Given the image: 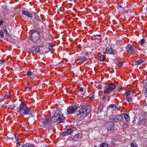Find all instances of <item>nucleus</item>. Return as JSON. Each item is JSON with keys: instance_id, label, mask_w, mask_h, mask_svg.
I'll list each match as a JSON object with an SVG mask.
<instances>
[{"instance_id": "1", "label": "nucleus", "mask_w": 147, "mask_h": 147, "mask_svg": "<svg viewBox=\"0 0 147 147\" xmlns=\"http://www.w3.org/2000/svg\"><path fill=\"white\" fill-rule=\"evenodd\" d=\"M77 112L78 116L83 119L86 117L90 113V108H88L85 103H82L79 107L77 106H69L67 109V112L68 114L74 113Z\"/></svg>"}, {"instance_id": "2", "label": "nucleus", "mask_w": 147, "mask_h": 147, "mask_svg": "<svg viewBox=\"0 0 147 147\" xmlns=\"http://www.w3.org/2000/svg\"><path fill=\"white\" fill-rule=\"evenodd\" d=\"M17 111L21 115H28L32 113L30 108L23 102H21L19 107L17 108Z\"/></svg>"}, {"instance_id": "3", "label": "nucleus", "mask_w": 147, "mask_h": 147, "mask_svg": "<svg viewBox=\"0 0 147 147\" xmlns=\"http://www.w3.org/2000/svg\"><path fill=\"white\" fill-rule=\"evenodd\" d=\"M53 122L57 121L58 123H63L64 121L65 118L64 116L62 115L60 112V109L56 110L54 116L53 117Z\"/></svg>"}, {"instance_id": "4", "label": "nucleus", "mask_w": 147, "mask_h": 147, "mask_svg": "<svg viewBox=\"0 0 147 147\" xmlns=\"http://www.w3.org/2000/svg\"><path fill=\"white\" fill-rule=\"evenodd\" d=\"M53 117H47L42 120V123L43 124V127H46L49 126L51 124V122L53 121Z\"/></svg>"}, {"instance_id": "5", "label": "nucleus", "mask_w": 147, "mask_h": 147, "mask_svg": "<svg viewBox=\"0 0 147 147\" xmlns=\"http://www.w3.org/2000/svg\"><path fill=\"white\" fill-rule=\"evenodd\" d=\"M31 39L33 42H36L39 39L40 37V33L37 31L33 32L31 35Z\"/></svg>"}, {"instance_id": "6", "label": "nucleus", "mask_w": 147, "mask_h": 147, "mask_svg": "<svg viewBox=\"0 0 147 147\" xmlns=\"http://www.w3.org/2000/svg\"><path fill=\"white\" fill-rule=\"evenodd\" d=\"M126 50L127 52L132 53L135 52V49L133 48V46L130 44L127 45L126 47Z\"/></svg>"}, {"instance_id": "7", "label": "nucleus", "mask_w": 147, "mask_h": 147, "mask_svg": "<svg viewBox=\"0 0 147 147\" xmlns=\"http://www.w3.org/2000/svg\"><path fill=\"white\" fill-rule=\"evenodd\" d=\"M123 119V117L121 115H117L113 118L112 120L114 122H119L121 121Z\"/></svg>"}, {"instance_id": "8", "label": "nucleus", "mask_w": 147, "mask_h": 147, "mask_svg": "<svg viewBox=\"0 0 147 147\" xmlns=\"http://www.w3.org/2000/svg\"><path fill=\"white\" fill-rule=\"evenodd\" d=\"M72 131L73 130L72 129H67L62 133V136H65L67 135L70 134L72 132Z\"/></svg>"}, {"instance_id": "9", "label": "nucleus", "mask_w": 147, "mask_h": 147, "mask_svg": "<svg viewBox=\"0 0 147 147\" xmlns=\"http://www.w3.org/2000/svg\"><path fill=\"white\" fill-rule=\"evenodd\" d=\"M82 134L81 133H78L74 135L73 138V140L74 141H77L82 137Z\"/></svg>"}, {"instance_id": "10", "label": "nucleus", "mask_w": 147, "mask_h": 147, "mask_svg": "<svg viewBox=\"0 0 147 147\" xmlns=\"http://www.w3.org/2000/svg\"><path fill=\"white\" fill-rule=\"evenodd\" d=\"M135 92L133 90H129L127 92H125V94L127 97L130 96H136L135 95Z\"/></svg>"}, {"instance_id": "11", "label": "nucleus", "mask_w": 147, "mask_h": 147, "mask_svg": "<svg viewBox=\"0 0 147 147\" xmlns=\"http://www.w3.org/2000/svg\"><path fill=\"white\" fill-rule=\"evenodd\" d=\"M106 53L108 54H115L114 50L111 47H108L106 50Z\"/></svg>"}, {"instance_id": "12", "label": "nucleus", "mask_w": 147, "mask_h": 147, "mask_svg": "<svg viewBox=\"0 0 147 147\" xmlns=\"http://www.w3.org/2000/svg\"><path fill=\"white\" fill-rule=\"evenodd\" d=\"M32 50H34L35 53H42V52L40 49V47H35L32 48Z\"/></svg>"}, {"instance_id": "13", "label": "nucleus", "mask_w": 147, "mask_h": 147, "mask_svg": "<svg viewBox=\"0 0 147 147\" xmlns=\"http://www.w3.org/2000/svg\"><path fill=\"white\" fill-rule=\"evenodd\" d=\"M87 57L85 56L79 57L78 58L80 62L82 63L85 62L86 61Z\"/></svg>"}, {"instance_id": "14", "label": "nucleus", "mask_w": 147, "mask_h": 147, "mask_svg": "<svg viewBox=\"0 0 147 147\" xmlns=\"http://www.w3.org/2000/svg\"><path fill=\"white\" fill-rule=\"evenodd\" d=\"M22 14H24L28 17L32 18V15L31 13H29L28 11H22Z\"/></svg>"}, {"instance_id": "15", "label": "nucleus", "mask_w": 147, "mask_h": 147, "mask_svg": "<svg viewBox=\"0 0 147 147\" xmlns=\"http://www.w3.org/2000/svg\"><path fill=\"white\" fill-rule=\"evenodd\" d=\"M110 90L111 91L112 90H114L116 88V85L113 83H112L110 85H108V87Z\"/></svg>"}, {"instance_id": "16", "label": "nucleus", "mask_w": 147, "mask_h": 147, "mask_svg": "<svg viewBox=\"0 0 147 147\" xmlns=\"http://www.w3.org/2000/svg\"><path fill=\"white\" fill-rule=\"evenodd\" d=\"M113 126L111 124H109L107 126V130L108 131H111L114 129Z\"/></svg>"}, {"instance_id": "17", "label": "nucleus", "mask_w": 147, "mask_h": 147, "mask_svg": "<svg viewBox=\"0 0 147 147\" xmlns=\"http://www.w3.org/2000/svg\"><path fill=\"white\" fill-rule=\"evenodd\" d=\"M124 118L127 122L130 121V118L129 116L127 114L123 113V114Z\"/></svg>"}, {"instance_id": "18", "label": "nucleus", "mask_w": 147, "mask_h": 147, "mask_svg": "<svg viewBox=\"0 0 147 147\" xmlns=\"http://www.w3.org/2000/svg\"><path fill=\"white\" fill-rule=\"evenodd\" d=\"M98 113H100L102 112V110H103L102 108V106L101 104H100L98 106Z\"/></svg>"}, {"instance_id": "19", "label": "nucleus", "mask_w": 147, "mask_h": 147, "mask_svg": "<svg viewBox=\"0 0 147 147\" xmlns=\"http://www.w3.org/2000/svg\"><path fill=\"white\" fill-rule=\"evenodd\" d=\"M144 61L142 59H140L137 61H136L135 62V64L136 65H139L140 64L143 63Z\"/></svg>"}, {"instance_id": "20", "label": "nucleus", "mask_w": 147, "mask_h": 147, "mask_svg": "<svg viewBox=\"0 0 147 147\" xmlns=\"http://www.w3.org/2000/svg\"><path fill=\"white\" fill-rule=\"evenodd\" d=\"M111 92V90H110L108 87L105 88L104 90V93L106 94H108Z\"/></svg>"}, {"instance_id": "21", "label": "nucleus", "mask_w": 147, "mask_h": 147, "mask_svg": "<svg viewBox=\"0 0 147 147\" xmlns=\"http://www.w3.org/2000/svg\"><path fill=\"white\" fill-rule=\"evenodd\" d=\"M134 96H130L126 97V100L128 102H130L132 101L133 99V97H134Z\"/></svg>"}, {"instance_id": "22", "label": "nucleus", "mask_w": 147, "mask_h": 147, "mask_svg": "<svg viewBox=\"0 0 147 147\" xmlns=\"http://www.w3.org/2000/svg\"><path fill=\"white\" fill-rule=\"evenodd\" d=\"M105 58L104 56L102 55L99 57L98 59L100 61H103L105 60Z\"/></svg>"}, {"instance_id": "23", "label": "nucleus", "mask_w": 147, "mask_h": 147, "mask_svg": "<svg viewBox=\"0 0 147 147\" xmlns=\"http://www.w3.org/2000/svg\"><path fill=\"white\" fill-rule=\"evenodd\" d=\"M144 43L145 40L144 39H142L139 42V44L141 45H143Z\"/></svg>"}, {"instance_id": "24", "label": "nucleus", "mask_w": 147, "mask_h": 147, "mask_svg": "<svg viewBox=\"0 0 147 147\" xmlns=\"http://www.w3.org/2000/svg\"><path fill=\"white\" fill-rule=\"evenodd\" d=\"M100 147H108V145L105 143H102L100 146Z\"/></svg>"}, {"instance_id": "25", "label": "nucleus", "mask_w": 147, "mask_h": 147, "mask_svg": "<svg viewBox=\"0 0 147 147\" xmlns=\"http://www.w3.org/2000/svg\"><path fill=\"white\" fill-rule=\"evenodd\" d=\"M145 87L146 90H145L144 94L146 97H147V82L146 84Z\"/></svg>"}, {"instance_id": "26", "label": "nucleus", "mask_w": 147, "mask_h": 147, "mask_svg": "<svg viewBox=\"0 0 147 147\" xmlns=\"http://www.w3.org/2000/svg\"><path fill=\"white\" fill-rule=\"evenodd\" d=\"M3 29L4 31L5 32V33L8 36H9L10 35V34L7 31V28L5 26H4L3 27Z\"/></svg>"}, {"instance_id": "27", "label": "nucleus", "mask_w": 147, "mask_h": 147, "mask_svg": "<svg viewBox=\"0 0 147 147\" xmlns=\"http://www.w3.org/2000/svg\"><path fill=\"white\" fill-rule=\"evenodd\" d=\"M26 147H35L33 144H31L29 143H26Z\"/></svg>"}, {"instance_id": "28", "label": "nucleus", "mask_w": 147, "mask_h": 147, "mask_svg": "<svg viewBox=\"0 0 147 147\" xmlns=\"http://www.w3.org/2000/svg\"><path fill=\"white\" fill-rule=\"evenodd\" d=\"M123 63L118 62L116 63L117 65L119 67H121L123 65Z\"/></svg>"}, {"instance_id": "29", "label": "nucleus", "mask_w": 147, "mask_h": 147, "mask_svg": "<svg viewBox=\"0 0 147 147\" xmlns=\"http://www.w3.org/2000/svg\"><path fill=\"white\" fill-rule=\"evenodd\" d=\"M27 74L28 76H30L33 75V74H32V73L30 71H28L27 72Z\"/></svg>"}, {"instance_id": "30", "label": "nucleus", "mask_w": 147, "mask_h": 147, "mask_svg": "<svg viewBox=\"0 0 147 147\" xmlns=\"http://www.w3.org/2000/svg\"><path fill=\"white\" fill-rule=\"evenodd\" d=\"M3 33L2 30L0 31V38H3Z\"/></svg>"}, {"instance_id": "31", "label": "nucleus", "mask_w": 147, "mask_h": 147, "mask_svg": "<svg viewBox=\"0 0 147 147\" xmlns=\"http://www.w3.org/2000/svg\"><path fill=\"white\" fill-rule=\"evenodd\" d=\"M128 126V124L127 123H124L123 124V127L125 129H126Z\"/></svg>"}, {"instance_id": "32", "label": "nucleus", "mask_w": 147, "mask_h": 147, "mask_svg": "<svg viewBox=\"0 0 147 147\" xmlns=\"http://www.w3.org/2000/svg\"><path fill=\"white\" fill-rule=\"evenodd\" d=\"M96 87L98 89L100 90L102 88L101 85L100 84L97 85L96 86Z\"/></svg>"}, {"instance_id": "33", "label": "nucleus", "mask_w": 147, "mask_h": 147, "mask_svg": "<svg viewBox=\"0 0 147 147\" xmlns=\"http://www.w3.org/2000/svg\"><path fill=\"white\" fill-rule=\"evenodd\" d=\"M130 145L131 147H138L137 146H135L134 144L132 142L130 144Z\"/></svg>"}, {"instance_id": "34", "label": "nucleus", "mask_w": 147, "mask_h": 147, "mask_svg": "<svg viewBox=\"0 0 147 147\" xmlns=\"http://www.w3.org/2000/svg\"><path fill=\"white\" fill-rule=\"evenodd\" d=\"M93 36L95 37H96V38H98V37H100L101 36V34H94Z\"/></svg>"}, {"instance_id": "35", "label": "nucleus", "mask_w": 147, "mask_h": 147, "mask_svg": "<svg viewBox=\"0 0 147 147\" xmlns=\"http://www.w3.org/2000/svg\"><path fill=\"white\" fill-rule=\"evenodd\" d=\"M5 63V61H2L0 60V64H3Z\"/></svg>"}, {"instance_id": "36", "label": "nucleus", "mask_w": 147, "mask_h": 147, "mask_svg": "<svg viewBox=\"0 0 147 147\" xmlns=\"http://www.w3.org/2000/svg\"><path fill=\"white\" fill-rule=\"evenodd\" d=\"M21 145L20 143V142H16L17 146H19Z\"/></svg>"}, {"instance_id": "37", "label": "nucleus", "mask_w": 147, "mask_h": 147, "mask_svg": "<svg viewBox=\"0 0 147 147\" xmlns=\"http://www.w3.org/2000/svg\"><path fill=\"white\" fill-rule=\"evenodd\" d=\"M83 53L86 55H88V53L86 51H84Z\"/></svg>"}, {"instance_id": "38", "label": "nucleus", "mask_w": 147, "mask_h": 147, "mask_svg": "<svg viewBox=\"0 0 147 147\" xmlns=\"http://www.w3.org/2000/svg\"><path fill=\"white\" fill-rule=\"evenodd\" d=\"M90 98L91 100H93L94 98V96L93 94H92L91 96L90 97Z\"/></svg>"}, {"instance_id": "39", "label": "nucleus", "mask_w": 147, "mask_h": 147, "mask_svg": "<svg viewBox=\"0 0 147 147\" xmlns=\"http://www.w3.org/2000/svg\"><path fill=\"white\" fill-rule=\"evenodd\" d=\"M52 47H53L51 45H49L48 47V49H49V50H50L52 48Z\"/></svg>"}, {"instance_id": "40", "label": "nucleus", "mask_w": 147, "mask_h": 147, "mask_svg": "<svg viewBox=\"0 0 147 147\" xmlns=\"http://www.w3.org/2000/svg\"><path fill=\"white\" fill-rule=\"evenodd\" d=\"M20 147H26V144H22Z\"/></svg>"}, {"instance_id": "41", "label": "nucleus", "mask_w": 147, "mask_h": 147, "mask_svg": "<svg viewBox=\"0 0 147 147\" xmlns=\"http://www.w3.org/2000/svg\"><path fill=\"white\" fill-rule=\"evenodd\" d=\"M35 18L37 20H39V17L38 16L35 15Z\"/></svg>"}, {"instance_id": "42", "label": "nucleus", "mask_w": 147, "mask_h": 147, "mask_svg": "<svg viewBox=\"0 0 147 147\" xmlns=\"http://www.w3.org/2000/svg\"><path fill=\"white\" fill-rule=\"evenodd\" d=\"M79 90L81 91H83V88L82 87H80Z\"/></svg>"}, {"instance_id": "43", "label": "nucleus", "mask_w": 147, "mask_h": 147, "mask_svg": "<svg viewBox=\"0 0 147 147\" xmlns=\"http://www.w3.org/2000/svg\"><path fill=\"white\" fill-rule=\"evenodd\" d=\"M3 23V21L0 20V25H1Z\"/></svg>"}, {"instance_id": "44", "label": "nucleus", "mask_w": 147, "mask_h": 147, "mask_svg": "<svg viewBox=\"0 0 147 147\" xmlns=\"http://www.w3.org/2000/svg\"><path fill=\"white\" fill-rule=\"evenodd\" d=\"M29 90H30L31 89V88L30 87H28L27 88Z\"/></svg>"}, {"instance_id": "45", "label": "nucleus", "mask_w": 147, "mask_h": 147, "mask_svg": "<svg viewBox=\"0 0 147 147\" xmlns=\"http://www.w3.org/2000/svg\"><path fill=\"white\" fill-rule=\"evenodd\" d=\"M110 106H111V109H112L113 108L115 107V105H110Z\"/></svg>"}, {"instance_id": "46", "label": "nucleus", "mask_w": 147, "mask_h": 147, "mask_svg": "<svg viewBox=\"0 0 147 147\" xmlns=\"http://www.w3.org/2000/svg\"><path fill=\"white\" fill-rule=\"evenodd\" d=\"M16 141L17 142H19V139L18 138H16Z\"/></svg>"}, {"instance_id": "47", "label": "nucleus", "mask_w": 147, "mask_h": 147, "mask_svg": "<svg viewBox=\"0 0 147 147\" xmlns=\"http://www.w3.org/2000/svg\"><path fill=\"white\" fill-rule=\"evenodd\" d=\"M106 97H107L106 96H104L102 98V99L103 100H105L106 99Z\"/></svg>"}, {"instance_id": "48", "label": "nucleus", "mask_w": 147, "mask_h": 147, "mask_svg": "<svg viewBox=\"0 0 147 147\" xmlns=\"http://www.w3.org/2000/svg\"><path fill=\"white\" fill-rule=\"evenodd\" d=\"M78 47L79 48H80V46H78Z\"/></svg>"}, {"instance_id": "49", "label": "nucleus", "mask_w": 147, "mask_h": 147, "mask_svg": "<svg viewBox=\"0 0 147 147\" xmlns=\"http://www.w3.org/2000/svg\"><path fill=\"white\" fill-rule=\"evenodd\" d=\"M119 7H122V6H119Z\"/></svg>"}, {"instance_id": "50", "label": "nucleus", "mask_w": 147, "mask_h": 147, "mask_svg": "<svg viewBox=\"0 0 147 147\" xmlns=\"http://www.w3.org/2000/svg\"><path fill=\"white\" fill-rule=\"evenodd\" d=\"M33 76H34V78H35V75H34Z\"/></svg>"}, {"instance_id": "51", "label": "nucleus", "mask_w": 147, "mask_h": 147, "mask_svg": "<svg viewBox=\"0 0 147 147\" xmlns=\"http://www.w3.org/2000/svg\"><path fill=\"white\" fill-rule=\"evenodd\" d=\"M73 147V146H72V147Z\"/></svg>"}]
</instances>
